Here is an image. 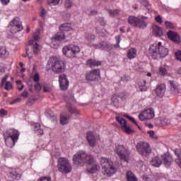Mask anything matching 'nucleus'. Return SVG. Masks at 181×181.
I'll return each instance as SVG.
<instances>
[{"mask_svg": "<svg viewBox=\"0 0 181 181\" xmlns=\"http://www.w3.org/2000/svg\"><path fill=\"white\" fill-rule=\"evenodd\" d=\"M126 177L127 179V181H138V178L136 177V176H135L134 174L131 171H128L127 173Z\"/></svg>", "mask_w": 181, "mask_h": 181, "instance_id": "nucleus-36", "label": "nucleus"}, {"mask_svg": "<svg viewBox=\"0 0 181 181\" xmlns=\"http://www.w3.org/2000/svg\"><path fill=\"white\" fill-rule=\"evenodd\" d=\"M167 36L170 40L175 43H180V35L175 31L169 30L167 33Z\"/></svg>", "mask_w": 181, "mask_h": 181, "instance_id": "nucleus-21", "label": "nucleus"}, {"mask_svg": "<svg viewBox=\"0 0 181 181\" xmlns=\"http://www.w3.org/2000/svg\"><path fill=\"white\" fill-rule=\"evenodd\" d=\"M111 100L115 105H117V104H118V96L117 95H114L111 98Z\"/></svg>", "mask_w": 181, "mask_h": 181, "instance_id": "nucleus-50", "label": "nucleus"}, {"mask_svg": "<svg viewBox=\"0 0 181 181\" xmlns=\"http://www.w3.org/2000/svg\"><path fill=\"white\" fill-rule=\"evenodd\" d=\"M94 40H95V35L93 34H87L86 35V43L88 44L90 47H91V45H95L91 43V42H94Z\"/></svg>", "mask_w": 181, "mask_h": 181, "instance_id": "nucleus-31", "label": "nucleus"}, {"mask_svg": "<svg viewBox=\"0 0 181 181\" xmlns=\"http://www.w3.org/2000/svg\"><path fill=\"white\" fill-rule=\"evenodd\" d=\"M30 32V28H29V26H27L26 33H29Z\"/></svg>", "mask_w": 181, "mask_h": 181, "instance_id": "nucleus-63", "label": "nucleus"}, {"mask_svg": "<svg viewBox=\"0 0 181 181\" xmlns=\"http://www.w3.org/2000/svg\"><path fill=\"white\" fill-rule=\"evenodd\" d=\"M20 133L18 130L13 129H9L4 132V138L5 139V144L8 148H13L15 144L18 142L19 139Z\"/></svg>", "mask_w": 181, "mask_h": 181, "instance_id": "nucleus-4", "label": "nucleus"}, {"mask_svg": "<svg viewBox=\"0 0 181 181\" xmlns=\"http://www.w3.org/2000/svg\"><path fill=\"white\" fill-rule=\"evenodd\" d=\"M47 64L51 66L52 71L54 74H60V73H64L66 71V62L56 57H50Z\"/></svg>", "mask_w": 181, "mask_h": 181, "instance_id": "nucleus-3", "label": "nucleus"}, {"mask_svg": "<svg viewBox=\"0 0 181 181\" xmlns=\"http://www.w3.org/2000/svg\"><path fill=\"white\" fill-rule=\"evenodd\" d=\"M68 111L71 115H75V117H77L80 114V111L73 105L68 106Z\"/></svg>", "mask_w": 181, "mask_h": 181, "instance_id": "nucleus-33", "label": "nucleus"}, {"mask_svg": "<svg viewBox=\"0 0 181 181\" xmlns=\"http://www.w3.org/2000/svg\"><path fill=\"white\" fill-rule=\"evenodd\" d=\"M155 19H156V21L158 23H162V22H163V21H162V18L160 17V16H156Z\"/></svg>", "mask_w": 181, "mask_h": 181, "instance_id": "nucleus-56", "label": "nucleus"}, {"mask_svg": "<svg viewBox=\"0 0 181 181\" xmlns=\"http://www.w3.org/2000/svg\"><path fill=\"white\" fill-rule=\"evenodd\" d=\"M152 118H155V111L153 108L145 110L139 115L140 121H148V119H152Z\"/></svg>", "mask_w": 181, "mask_h": 181, "instance_id": "nucleus-14", "label": "nucleus"}, {"mask_svg": "<svg viewBox=\"0 0 181 181\" xmlns=\"http://www.w3.org/2000/svg\"><path fill=\"white\" fill-rule=\"evenodd\" d=\"M90 47L93 49H99V50L110 51L112 49V45H108V43L102 42L99 44L90 45Z\"/></svg>", "mask_w": 181, "mask_h": 181, "instance_id": "nucleus-20", "label": "nucleus"}, {"mask_svg": "<svg viewBox=\"0 0 181 181\" xmlns=\"http://www.w3.org/2000/svg\"><path fill=\"white\" fill-rule=\"evenodd\" d=\"M169 84H170L172 94H175V95L179 94L180 90H179V86H177V83H176L173 81H170Z\"/></svg>", "mask_w": 181, "mask_h": 181, "instance_id": "nucleus-24", "label": "nucleus"}, {"mask_svg": "<svg viewBox=\"0 0 181 181\" xmlns=\"http://www.w3.org/2000/svg\"><path fill=\"white\" fill-rule=\"evenodd\" d=\"M66 40V35L62 31L57 33L54 36L51 38V47L53 49H59V46L62 42Z\"/></svg>", "mask_w": 181, "mask_h": 181, "instance_id": "nucleus-11", "label": "nucleus"}, {"mask_svg": "<svg viewBox=\"0 0 181 181\" xmlns=\"http://www.w3.org/2000/svg\"><path fill=\"white\" fill-rule=\"evenodd\" d=\"M86 139L88 144H89L91 148H95V146H100L101 145V139H100V136L95 134V133L93 132H88L87 133Z\"/></svg>", "mask_w": 181, "mask_h": 181, "instance_id": "nucleus-10", "label": "nucleus"}, {"mask_svg": "<svg viewBox=\"0 0 181 181\" xmlns=\"http://www.w3.org/2000/svg\"><path fill=\"white\" fill-rule=\"evenodd\" d=\"M116 172L117 169L114 168L112 163H109L107 165H104L102 168V173L105 175V176H112Z\"/></svg>", "mask_w": 181, "mask_h": 181, "instance_id": "nucleus-16", "label": "nucleus"}, {"mask_svg": "<svg viewBox=\"0 0 181 181\" xmlns=\"http://www.w3.org/2000/svg\"><path fill=\"white\" fill-rule=\"evenodd\" d=\"M40 16L42 19H46V15L47 14V11L43 8H40Z\"/></svg>", "mask_w": 181, "mask_h": 181, "instance_id": "nucleus-44", "label": "nucleus"}, {"mask_svg": "<svg viewBox=\"0 0 181 181\" xmlns=\"http://www.w3.org/2000/svg\"><path fill=\"white\" fill-rule=\"evenodd\" d=\"M60 32H70L73 30V28L71 27V24L70 23H64L59 27Z\"/></svg>", "mask_w": 181, "mask_h": 181, "instance_id": "nucleus-30", "label": "nucleus"}, {"mask_svg": "<svg viewBox=\"0 0 181 181\" xmlns=\"http://www.w3.org/2000/svg\"><path fill=\"white\" fill-rule=\"evenodd\" d=\"M158 74L160 76H166L168 74V69L165 66H160L158 69Z\"/></svg>", "mask_w": 181, "mask_h": 181, "instance_id": "nucleus-40", "label": "nucleus"}, {"mask_svg": "<svg viewBox=\"0 0 181 181\" xmlns=\"http://www.w3.org/2000/svg\"><path fill=\"white\" fill-rule=\"evenodd\" d=\"M116 39V42H117V45H115V47H119V42H121L120 39H121V37H119V35H117L115 37Z\"/></svg>", "mask_w": 181, "mask_h": 181, "instance_id": "nucleus-54", "label": "nucleus"}, {"mask_svg": "<svg viewBox=\"0 0 181 181\" xmlns=\"http://www.w3.org/2000/svg\"><path fill=\"white\" fill-rule=\"evenodd\" d=\"M127 118L129 119V121H132L134 124H136V121H135V119L132 117L127 116Z\"/></svg>", "mask_w": 181, "mask_h": 181, "instance_id": "nucleus-59", "label": "nucleus"}, {"mask_svg": "<svg viewBox=\"0 0 181 181\" xmlns=\"http://www.w3.org/2000/svg\"><path fill=\"white\" fill-rule=\"evenodd\" d=\"M0 56L4 57V56H8V51H6V47H0Z\"/></svg>", "mask_w": 181, "mask_h": 181, "instance_id": "nucleus-43", "label": "nucleus"}, {"mask_svg": "<svg viewBox=\"0 0 181 181\" xmlns=\"http://www.w3.org/2000/svg\"><path fill=\"white\" fill-rule=\"evenodd\" d=\"M69 119H70V115L66 112H62L60 116V123L62 125H66L69 124Z\"/></svg>", "mask_w": 181, "mask_h": 181, "instance_id": "nucleus-29", "label": "nucleus"}, {"mask_svg": "<svg viewBox=\"0 0 181 181\" xmlns=\"http://www.w3.org/2000/svg\"><path fill=\"white\" fill-rule=\"evenodd\" d=\"M110 13L112 16H115V15H117V13H118V10H110Z\"/></svg>", "mask_w": 181, "mask_h": 181, "instance_id": "nucleus-57", "label": "nucleus"}, {"mask_svg": "<svg viewBox=\"0 0 181 181\" xmlns=\"http://www.w3.org/2000/svg\"><path fill=\"white\" fill-rule=\"evenodd\" d=\"M60 3V0H48V4L50 6H56V5H59Z\"/></svg>", "mask_w": 181, "mask_h": 181, "instance_id": "nucleus-45", "label": "nucleus"}, {"mask_svg": "<svg viewBox=\"0 0 181 181\" xmlns=\"http://www.w3.org/2000/svg\"><path fill=\"white\" fill-rule=\"evenodd\" d=\"M88 66L93 67L94 66H101V62L99 61H95V59H88L87 61Z\"/></svg>", "mask_w": 181, "mask_h": 181, "instance_id": "nucleus-38", "label": "nucleus"}, {"mask_svg": "<svg viewBox=\"0 0 181 181\" xmlns=\"http://www.w3.org/2000/svg\"><path fill=\"white\" fill-rule=\"evenodd\" d=\"M156 122L157 124H159V125H162L163 127H165L170 124V120L169 119H167L165 117H160L156 119Z\"/></svg>", "mask_w": 181, "mask_h": 181, "instance_id": "nucleus-28", "label": "nucleus"}, {"mask_svg": "<svg viewBox=\"0 0 181 181\" xmlns=\"http://www.w3.org/2000/svg\"><path fill=\"white\" fill-rule=\"evenodd\" d=\"M37 181H52V177L50 176L41 177Z\"/></svg>", "mask_w": 181, "mask_h": 181, "instance_id": "nucleus-49", "label": "nucleus"}, {"mask_svg": "<svg viewBox=\"0 0 181 181\" xmlns=\"http://www.w3.org/2000/svg\"><path fill=\"white\" fill-rule=\"evenodd\" d=\"M146 81H143L139 86V90L141 92L146 91L148 90V88L146 86Z\"/></svg>", "mask_w": 181, "mask_h": 181, "instance_id": "nucleus-42", "label": "nucleus"}, {"mask_svg": "<svg viewBox=\"0 0 181 181\" xmlns=\"http://www.w3.org/2000/svg\"><path fill=\"white\" fill-rule=\"evenodd\" d=\"M165 24L167 29H175V24L172 23L170 21H165Z\"/></svg>", "mask_w": 181, "mask_h": 181, "instance_id": "nucleus-46", "label": "nucleus"}, {"mask_svg": "<svg viewBox=\"0 0 181 181\" xmlns=\"http://www.w3.org/2000/svg\"><path fill=\"white\" fill-rule=\"evenodd\" d=\"M149 18L148 16H141V18L135 16H130L128 19V23L132 25V26H134V28H139V29H145L148 26V23H146V21H148Z\"/></svg>", "mask_w": 181, "mask_h": 181, "instance_id": "nucleus-6", "label": "nucleus"}, {"mask_svg": "<svg viewBox=\"0 0 181 181\" xmlns=\"http://www.w3.org/2000/svg\"><path fill=\"white\" fill-rule=\"evenodd\" d=\"M26 71V69L23 68V66H21V73H25Z\"/></svg>", "mask_w": 181, "mask_h": 181, "instance_id": "nucleus-62", "label": "nucleus"}, {"mask_svg": "<svg viewBox=\"0 0 181 181\" xmlns=\"http://www.w3.org/2000/svg\"><path fill=\"white\" fill-rule=\"evenodd\" d=\"M177 74L181 76V67H180L177 70Z\"/></svg>", "mask_w": 181, "mask_h": 181, "instance_id": "nucleus-64", "label": "nucleus"}, {"mask_svg": "<svg viewBox=\"0 0 181 181\" xmlns=\"http://www.w3.org/2000/svg\"><path fill=\"white\" fill-rule=\"evenodd\" d=\"M115 152L120 158L123 162H129V151L124 148L122 145H118L116 146Z\"/></svg>", "mask_w": 181, "mask_h": 181, "instance_id": "nucleus-9", "label": "nucleus"}, {"mask_svg": "<svg viewBox=\"0 0 181 181\" xmlns=\"http://www.w3.org/2000/svg\"><path fill=\"white\" fill-rule=\"evenodd\" d=\"M21 98H16V100H12L11 103H10V104L12 105H13V104H16V103H21Z\"/></svg>", "mask_w": 181, "mask_h": 181, "instance_id": "nucleus-55", "label": "nucleus"}, {"mask_svg": "<svg viewBox=\"0 0 181 181\" xmlns=\"http://www.w3.org/2000/svg\"><path fill=\"white\" fill-rule=\"evenodd\" d=\"M148 135H149L150 138H152V139H156L158 138V136L155 134V132L153 131H148L147 132Z\"/></svg>", "mask_w": 181, "mask_h": 181, "instance_id": "nucleus-47", "label": "nucleus"}, {"mask_svg": "<svg viewBox=\"0 0 181 181\" xmlns=\"http://www.w3.org/2000/svg\"><path fill=\"white\" fill-rule=\"evenodd\" d=\"M59 83L61 90H67L69 88V80L66 74H61L59 76Z\"/></svg>", "mask_w": 181, "mask_h": 181, "instance_id": "nucleus-19", "label": "nucleus"}, {"mask_svg": "<svg viewBox=\"0 0 181 181\" xmlns=\"http://www.w3.org/2000/svg\"><path fill=\"white\" fill-rule=\"evenodd\" d=\"M153 34L155 36H163V30L159 25L154 24L152 25Z\"/></svg>", "mask_w": 181, "mask_h": 181, "instance_id": "nucleus-23", "label": "nucleus"}, {"mask_svg": "<svg viewBox=\"0 0 181 181\" xmlns=\"http://www.w3.org/2000/svg\"><path fill=\"white\" fill-rule=\"evenodd\" d=\"M57 169L59 172L63 174L70 173L73 170L71 163L69 158L61 157L58 159Z\"/></svg>", "mask_w": 181, "mask_h": 181, "instance_id": "nucleus-7", "label": "nucleus"}, {"mask_svg": "<svg viewBox=\"0 0 181 181\" xmlns=\"http://www.w3.org/2000/svg\"><path fill=\"white\" fill-rule=\"evenodd\" d=\"M127 57L130 60L132 59H135V57H136V49L131 48L130 49H129V51L127 52Z\"/></svg>", "mask_w": 181, "mask_h": 181, "instance_id": "nucleus-32", "label": "nucleus"}, {"mask_svg": "<svg viewBox=\"0 0 181 181\" xmlns=\"http://www.w3.org/2000/svg\"><path fill=\"white\" fill-rule=\"evenodd\" d=\"M166 91V89L165 88L164 85H160L157 87L156 89V95L157 97H159L160 98H162L163 95H165V92Z\"/></svg>", "mask_w": 181, "mask_h": 181, "instance_id": "nucleus-25", "label": "nucleus"}, {"mask_svg": "<svg viewBox=\"0 0 181 181\" xmlns=\"http://www.w3.org/2000/svg\"><path fill=\"white\" fill-rule=\"evenodd\" d=\"M73 161L75 165L88 163L89 165L87 167L86 171L90 175L97 173L100 169V165L94 163V158H93L91 155L86 153L84 151L76 153L73 157Z\"/></svg>", "mask_w": 181, "mask_h": 181, "instance_id": "nucleus-1", "label": "nucleus"}, {"mask_svg": "<svg viewBox=\"0 0 181 181\" xmlns=\"http://www.w3.org/2000/svg\"><path fill=\"white\" fill-rule=\"evenodd\" d=\"M148 53L153 59H158V57H166L169 54V49L165 46L162 45V42L153 44L149 49Z\"/></svg>", "mask_w": 181, "mask_h": 181, "instance_id": "nucleus-2", "label": "nucleus"}, {"mask_svg": "<svg viewBox=\"0 0 181 181\" xmlns=\"http://www.w3.org/2000/svg\"><path fill=\"white\" fill-rule=\"evenodd\" d=\"M52 87H50V86L49 85H45L44 87H43V91L44 93H50L52 91Z\"/></svg>", "mask_w": 181, "mask_h": 181, "instance_id": "nucleus-48", "label": "nucleus"}, {"mask_svg": "<svg viewBox=\"0 0 181 181\" xmlns=\"http://www.w3.org/2000/svg\"><path fill=\"white\" fill-rule=\"evenodd\" d=\"M136 148L140 155H142L143 156H148V155L152 152L151 146H149V144L145 141L139 142Z\"/></svg>", "mask_w": 181, "mask_h": 181, "instance_id": "nucleus-13", "label": "nucleus"}, {"mask_svg": "<svg viewBox=\"0 0 181 181\" xmlns=\"http://www.w3.org/2000/svg\"><path fill=\"white\" fill-rule=\"evenodd\" d=\"M39 30H37L34 34V40H30L28 43V48L26 49V53L28 55V59H32L33 56L32 54L34 53V54H37L39 53V50H40V45L39 44L36 43L37 40H39Z\"/></svg>", "mask_w": 181, "mask_h": 181, "instance_id": "nucleus-5", "label": "nucleus"}, {"mask_svg": "<svg viewBox=\"0 0 181 181\" xmlns=\"http://www.w3.org/2000/svg\"><path fill=\"white\" fill-rule=\"evenodd\" d=\"M0 2L2 4V5H8V4L10 2V0H0Z\"/></svg>", "mask_w": 181, "mask_h": 181, "instance_id": "nucleus-58", "label": "nucleus"}, {"mask_svg": "<svg viewBox=\"0 0 181 181\" xmlns=\"http://www.w3.org/2000/svg\"><path fill=\"white\" fill-rule=\"evenodd\" d=\"M151 165H153V166H155V168H159V166L162 165V160H160V158H159V157H155L151 160Z\"/></svg>", "mask_w": 181, "mask_h": 181, "instance_id": "nucleus-34", "label": "nucleus"}, {"mask_svg": "<svg viewBox=\"0 0 181 181\" xmlns=\"http://www.w3.org/2000/svg\"><path fill=\"white\" fill-rule=\"evenodd\" d=\"M7 174L12 179H16L19 180L22 177V171L19 168H8L7 170Z\"/></svg>", "mask_w": 181, "mask_h": 181, "instance_id": "nucleus-17", "label": "nucleus"}, {"mask_svg": "<svg viewBox=\"0 0 181 181\" xmlns=\"http://www.w3.org/2000/svg\"><path fill=\"white\" fill-rule=\"evenodd\" d=\"M8 29H10L11 33H18V32L23 30V26H22V21H21V19L18 17L14 18L10 22Z\"/></svg>", "mask_w": 181, "mask_h": 181, "instance_id": "nucleus-12", "label": "nucleus"}, {"mask_svg": "<svg viewBox=\"0 0 181 181\" xmlns=\"http://www.w3.org/2000/svg\"><path fill=\"white\" fill-rule=\"evenodd\" d=\"M100 165H103V168L104 166H107L110 163H112V161H111V160H108V158H105L104 157L100 158Z\"/></svg>", "mask_w": 181, "mask_h": 181, "instance_id": "nucleus-39", "label": "nucleus"}, {"mask_svg": "<svg viewBox=\"0 0 181 181\" xmlns=\"http://www.w3.org/2000/svg\"><path fill=\"white\" fill-rule=\"evenodd\" d=\"M30 78L35 83H39V81H40V75H39V73L34 71L30 76Z\"/></svg>", "mask_w": 181, "mask_h": 181, "instance_id": "nucleus-37", "label": "nucleus"}, {"mask_svg": "<svg viewBox=\"0 0 181 181\" xmlns=\"http://www.w3.org/2000/svg\"><path fill=\"white\" fill-rule=\"evenodd\" d=\"M33 129L37 135H43V129L40 128V124L39 123H32Z\"/></svg>", "mask_w": 181, "mask_h": 181, "instance_id": "nucleus-27", "label": "nucleus"}, {"mask_svg": "<svg viewBox=\"0 0 181 181\" xmlns=\"http://www.w3.org/2000/svg\"><path fill=\"white\" fill-rule=\"evenodd\" d=\"M81 52L80 47L74 45H66L63 47L62 53L66 57L73 58L76 57Z\"/></svg>", "mask_w": 181, "mask_h": 181, "instance_id": "nucleus-8", "label": "nucleus"}, {"mask_svg": "<svg viewBox=\"0 0 181 181\" xmlns=\"http://www.w3.org/2000/svg\"><path fill=\"white\" fill-rule=\"evenodd\" d=\"M35 90H36L37 91H40V90H42V85H40V83H37L35 86H34Z\"/></svg>", "mask_w": 181, "mask_h": 181, "instance_id": "nucleus-52", "label": "nucleus"}, {"mask_svg": "<svg viewBox=\"0 0 181 181\" xmlns=\"http://www.w3.org/2000/svg\"><path fill=\"white\" fill-rule=\"evenodd\" d=\"M163 163L165 165V166H170V164L172 162H173V158H172V156H170L169 153H165L163 156H162Z\"/></svg>", "mask_w": 181, "mask_h": 181, "instance_id": "nucleus-26", "label": "nucleus"}, {"mask_svg": "<svg viewBox=\"0 0 181 181\" xmlns=\"http://www.w3.org/2000/svg\"><path fill=\"white\" fill-rule=\"evenodd\" d=\"M21 96L23 97L24 98H27V97H28V91L27 90H24L23 92V93L21 94Z\"/></svg>", "mask_w": 181, "mask_h": 181, "instance_id": "nucleus-60", "label": "nucleus"}, {"mask_svg": "<svg viewBox=\"0 0 181 181\" xmlns=\"http://www.w3.org/2000/svg\"><path fill=\"white\" fill-rule=\"evenodd\" d=\"M175 155L177 156V158L175 159V162L178 166L181 168V150L180 149H175Z\"/></svg>", "mask_w": 181, "mask_h": 181, "instance_id": "nucleus-35", "label": "nucleus"}, {"mask_svg": "<svg viewBox=\"0 0 181 181\" xmlns=\"http://www.w3.org/2000/svg\"><path fill=\"white\" fill-rule=\"evenodd\" d=\"M6 115H8V112L6 110H5L4 109H1L0 110V117H1L3 118Z\"/></svg>", "mask_w": 181, "mask_h": 181, "instance_id": "nucleus-51", "label": "nucleus"}, {"mask_svg": "<svg viewBox=\"0 0 181 181\" xmlns=\"http://www.w3.org/2000/svg\"><path fill=\"white\" fill-rule=\"evenodd\" d=\"M100 69H93L86 74V80L89 81H95L100 78Z\"/></svg>", "mask_w": 181, "mask_h": 181, "instance_id": "nucleus-18", "label": "nucleus"}, {"mask_svg": "<svg viewBox=\"0 0 181 181\" xmlns=\"http://www.w3.org/2000/svg\"><path fill=\"white\" fill-rule=\"evenodd\" d=\"M18 90H20V91H22V90H23V85H21V87H18Z\"/></svg>", "mask_w": 181, "mask_h": 181, "instance_id": "nucleus-61", "label": "nucleus"}, {"mask_svg": "<svg viewBox=\"0 0 181 181\" xmlns=\"http://www.w3.org/2000/svg\"><path fill=\"white\" fill-rule=\"evenodd\" d=\"M64 6L66 9H70L73 6V0H65L64 3Z\"/></svg>", "mask_w": 181, "mask_h": 181, "instance_id": "nucleus-41", "label": "nucleus"}, {"mask_svg": "<svg viewBox=\"0 0 181 181\" xmlns=\"http://www.w3.org/2000/svg\"><path fill=\"white\" fill-rule=\"evenodd\" d=\"M175 57L177 60H180V62H181V50L175 52Z\"/></svg>", "mask_w": 181, "mask_h": 181, "instance_id": "nucleus-53", "label": "nucleus"}, {"mask_svg": "<svg viewBox=\"0 0 181 181\" xmlns=\"http://www.w3.org/2000/svg\"><path fill=\"white\" fill-rule=\"evenodd\" d=\"M116 121H117L118 124L121 125V129H122L125 134L129 135L134 132V130L131 129V126L128 124V122H127V120H125L124 118L121 117H116Z\"/></svg>", "mask_w": 181, "mask_h": 181, "instance_id": "nucleus-15", "label": "nucleus"}, {"mask_svg": "<svg viewBox=\"0 0 181 181\" xmlns=\"http://www.w3.org/2000/svg\"><path fill=\"white\" fill-rule=\"evenodd\" d=\"M6 80H8V75L4 76V78H2L1 86L4 87V86L5 90H12V88H13V86L12 85V83H11L10 81H6Z\"/></svg>", "mask_w": 181, "mask_h": 181, "instance_id": "nucleus-22", "label": "nucleus"}]
</instances>
